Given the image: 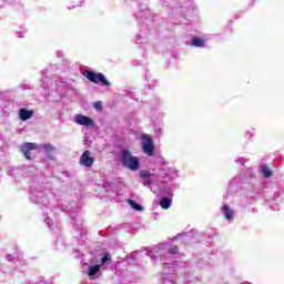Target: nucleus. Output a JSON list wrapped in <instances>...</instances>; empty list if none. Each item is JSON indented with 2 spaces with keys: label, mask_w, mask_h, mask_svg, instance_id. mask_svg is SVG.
Instances as JSON below:
<instances>
[{
  "label": "nucleus",
  "mask_w": 284,
  "mask_h": 284,
  "mask_svg": "<svg viewBox=\"0 0 284 284\" xmlns=\"http://www.w3.org/2000/svg\"><path fill=\"white\" fill-rule=\"evenodd\" d=\"M160 176L162 179H176V176H179V171H176V169L173 168H162Z\"/></svg>",
  "instance_id": "9d476101"
},
{
  "label": "nucleus",
  "mask_w": 284,
  "mask_h": 284,
  "mask_svg": "<svg viewBox=\"0 0 284 284\" xmlns=\"http://www.w3.org/2000/svg\"><path fill=\"white\" fill-rule=\"evenodd\" d=\"M18 39H23V33L22 32L18 33Z\"/></svg>",
  "instance_id": "c756f323"
},
{
  "label": "nucleus",
  "mask_w": 284,
  "mask_h": 284,
  "mask_svg": "<svg viewBox=\"0 0 284 284\" xmlns=\"http://www.w3.org/2000/svg\"><path fill=\"white\" fill-rule=\"evenodd\" d=\"M170 254H179V246L163 243L146 252V256H150L154 263L162 262V284H176L174 273L179 272V267H185V262H165Z\"/></svg>",
  "instance_id": "f257e3e1"
},
{
  "label": "nucleus",
  "mask_w": 284,
  "mask_h": 284,
  "mask_svg": "<svg viewBox=\"0 0 284 284\" xmlns=\"http://www.w3.org/2000/svg\"><path fill=\"white\" fill-rule=\"evenodd\" d=\"M43 150H45L47 154H52V152H54V146L52 144H44Z\"/></svg>",
  "instance_id": "aec40b11"
},
{
  "label": "nucleus",
  "mask_w": 284,
  "mask_h": 284,
  "mask_svg": "<svg viewBox=\"0 0 284 284\" xmlns=\"http://www.w3.org/2000/svg\"><path fill=\"white\" fill-rule=\"evenodd\" d=\"M73 121L77 125H84V128H92L94 125V120L83 114H75Z\"/></svg>",
  "instance_id": "423d86ee"
},
{
  "label": "nucleus",
  "mask_w": 284,
  "mask_h": 284,
  "mask_svg": "<svg viewBox=\"0 0 284 284\" xmlns=\"http://www.w3.org/2000/svg\"><path fill=\"white\" fill-rule=\"evenodd\" d=\"M141 40H143V36H139L135 38V43H138L139 45H141V43H143Z\"/></svg>",
  "instance_id": "4be33fe9"
},
{
  "label": "nucleus",
  "mask_w": 284,
  "mask_h": 284,
  "mask_svg": "<svg viewBox=\"0 0 284 284\" xmlns=\"http://www.w3.org/2000/svg\"><path fill=\"white\" fill-rule=\"evenodd\" d=\"M152 83L149 82V88H154V85H156V81L155 80H152Z\"/></svg>",
  "instance_id": "cd10ccee"
},
{
  "label": "nucleus",
  "mask_w": 284,
  "mask_h": 284,
  "mask_svg": "<svg viewBox=\"0 0 284 284\" xmlns=\"http://www.w3.org/2000/svg\"><path fill=\"white\" fill-rule=\"evenodd\" d=\"M221 212L226 221L229 223H232L234 221V216H236V211L230 207V204H224L221 209Z\"/></svg>",
  "instance_id": "6e6552de"
},
{
  "label": "nucleus",
  "mask_w": 284,
  "mask_h": 284,
  "mask_svg": "<svg viewBox=\"0 0 284 284\" xmlns=\"http://www.w3.org/2000/svg\"><path fill=\"white\" fill-rule=\"evenodd\" d=\"M94 108H95V110H101V108H103L102 105H101V102H95L94 103Z\"/></svg>",
  "instance_id": "b1692460"
},
{
  "label": "nucleus",
  "mask_w": 284,
  "mask_h": 284,
  "mask_svg": "<svg viewBox=\"0 0 284 284\" xmlns=\"http://www.w3.org/2000/svg\"><path fill=\"white\" fill-rule=\"evenodd\" d=\"M191 45L194 48H205V40L201 38H193L191 41Z\"/></svg>",
  "instance_id": "f3484780"
},
{
  "label": "nucleus",
  "mask_w": 284,
  "mask_h": 284,
  "mask_svg": "<svg viewBox=\"0 0 284 284\" xmlns=\"http://www.w3.org/2000/svg\"><path fill=\"white\" fill-rule=\"evenodd\" d=\"M50 214H52L51 210H48L47 212L43 213V216H47L44 219V223L49 226L52 227V220L50 219Z\"/></svg>",
  "instance_id": "6ab92c4d"
},
{
  "label": "nucleus",
  "mask_w": 284,
  "mask_h": 284,
  "mask_svg": "<svg viewBox=\"0 0 284 284\" xmlns=\"http://www.w3.org/2000/svg\"><path fill=\"white\" fill-rule=\"evenodd\" d=\"M80 165L84 168H92V165H94V156H92L90 150H85L80 156Z\"/></svg>",
  "instance_id": "0eeeda50"
},
{
  "label": "nucleus",
  "mask_w": 284,
  "mask_h": 284,
  "mask_svg": "<svg viewBox=\"0 0 284 284\" xmlns=\"http://www.w3.org/2000/svg\"><path fill=\"white\" fill-rule=\"evenodd\" d=\"M234 183H236V179H233V180L230 182V185H234Z\"/></svg>",
  "instance_id": "7c9ffc66"
},
{
  "label": "nucleus",
  "mask_w": 284,
  "mask_h": 284,
  "mask_svg": "<svg viewBox=\"0 0 284 284\" xmlns=\"http://www.w3.org/2000/svg\"><path fill=\"white\" fill-rule=\"evenodd\" d=\"M72 8H74V6L73 7H68L69 10H72Z\"/></svg>",
  "instance_id": "473e14b6"
},
{
  "label": "nucleus",
  "mask_w": 284,
  "mask_h": 284,
  "mask_svg": "<svg viewBox=\"0 0 284 284\" xmlns=\"http://www.w3.org/2000/svg\"><path fill=\"white\" fill-rule=\"evenodd\" d=\"M235 163H242V165H243V163H245V159L239 158L235 160Z\"/></svg>",
  "instance_id": "a878e982"
},
{
  "label": "nucleus",
  "mask_w": 284,
  "mask_h": 284,
  "mask_svg": "<svg viewBox=\"0 0 284 284\" xmlns=\"http://www.w3.org/2000/svg\"><path fill=\"white\" fill-rule=\"evenodd\" d=\"M152 176H154V174L150 173L148 170L140 171V179H142L145 187L152 185Z\"/></svg>",
  "instance_id": "f8f14e48"
},
{
  "label": "nucleus",
  "mask_w": 284,
  "mask_h": 284,
  "mask_svg": "<svg viewBox=\"0 0 284 284\" xmlns=\"http://www.w3.org/2000/svg\"><path fill=\"white\" fill-rule=\"evenodd\" d=\"M142 151L146 156H154V142L148 134L142 135Z\"/></svg>",
  "instance_id": "39448f33"
},
{
  "label": "nucleus",
  "mask_w": 284,
  "mask_h": 284,
  "mask_svg": "<svg viewBox=\"0 0 284 284\" xmlns=\"http://www.w3.org/2000/svg\"><path fill=\"white\" fill-rule=\"evenodd\" d=\"M128 203L132 210H135V212H143V206L134 200H128Z\"/></svg>",
  "instance_id": "a211bd4d"
},
{
  "label": "nucleus",
  "mask_w": 284,
  "mask_h": 284,
  "mask_svg": "<svg viewBox=\"0 0 284 284\" xmlns=\"http://www.w3.org/2000/svg\"><path fill=\"white\" fill-rule=\"evenodd\" d=\"M145 14H150V11H145Z\"/></svg>",
  "instance_id": "72a5a7b5"
},
{
  "label": "nucleus",
  "mask_w": 284,
  "mask_h": 284,
  "mask_svg": "<svg viewBox=\"0 0 284 284\" xmlns=\"http://www.w3.org/2000/svg\"><path fill=\"white\" fill-rule=\"evenodd\" d=\"M112 263V257H110V254L106 253L101 258L100 264L91 265L89 266L87 274L91 281H94V278H99L101 276V270H105L108 265Z\"/></svg>",
  "instance_id": "7ed1b4c3"
},
{
  "label": "nucleus",
  "mask_w": 284,
  "mask_h": 284,
  "mask_svg": "<svg viewBox=\"0 0 284 284\" xmlns=\"http://www.w3.org/2000/svg\"><path fill=\"white\" fill-rule=\"evenodd\" d=\"M6 260L10 262V261H14V257H12V255H7Z\"/></svg>",
  "instance_id": "c85d7f7f"
},
{
  "label": "nucleus",
  "mask_w": 284,
  "mask_h": 284,
  "mask_svg": "<svg viewBox=\"0 0 284 284\" xmlns=\"http://www.w3.org/2000/svg\"><path fill=\"white\" fill-rule=\"evenodd\" d=\"M55 57H58V59H63L64 57L63 51H57Z\"/></svg>",
  "instance_id": "5701e85b"
},
{
  "label": "nucleus",
  "mask_w": 284,
  "mask_h": 284,
  "mask_svg": "<svg viewBox=\"0 0 284 284\" xmlns=\"http://www.w3.org/2000/svg\"><path fill=\"white\" fill-rule=\"evenodd\" d=\"M120 163L126 170H131V172H136L141 168V159L136 155H132V152L128 149H123L120 151Z\"/></svg>",
  "instance_id": "f03ea898"
},
{
  "label": "nucleus",
  "mask_w": 284,
  "mask_h": 284,
  "mask_svg": "<svg viewBox=\"0 0 284 284\" xmlns=\"http://www.w3.org/2000/svg\"><path fill=\"white\" fill-rule=\"evenodd\" d=\"M45 74H48V71H42L41 81H43L42 88L45 90L44 94L48 97V94H50V87L45 85V81H50V79Z\"/></svg>",
  "instance_id": "2eb2a0df"
},
{
  "label": "nucleus",
  "mask_w": 284,
  "mask_h": 284,
  "mask_svg": "<svg viewBox=\"0 0 284 284\" xmlns=\"http://www.w3.org/2000/svg\"><path fill=\"white\" fill-rule=\"evenodd\" d=\"M78 223H74L75 230H81V226L83 225V221L77 220Z\"/></svg>",
  "instance_id": "412c9836"
},
{
  "label": "nucleus",
  "mask_w": 284,
  "mask_h": 284,
  "mask_svg": "<svg viewBox=\"0 0 284 284\" xmlns=\"http://www.w3.org/2000/svg\"><path fill=\"white\" fill-rule=\"evenodd\" d=\"M160 206L162 207V210H170V207H172V199L162 197L160 200Z\"/></svg>",
  "instance_id": "4468645a"
},
{
  "label": "nucleus",
  "mask_w": 284,
  "mask_h": 284,
  "mask_svg": "<svg viewBox=\"0 0 284 284\" xmlns=\"http://www.w3.org/2000/svg\"><path fill=\"white\" fill-rule=\"evenodd\" d=\"M30 201L32 203H36L37 205H42V207H48L45 205V197L43 196V192H37V193H31L30 195Z\"/></svg>",
  "instance_id": "9b49d317"
},
{
  "label": "nucleus",
  "mask_w": 284,
  "mask_h": 284,
  "mask_svg": "<svg viewBox=\"0 0 284 284\" xmlns=\"http://www.w3.org/2000/svg\"><path fill=\"white\" fill-rule=\"evenodd\" d=\"M253 133L251 131L245 132V139H252Z\"/></svg>",
  "instance_id": "393cba45"
},
{
  "label": "nucleus",
  "mask_w": 284,
  "mask_h": 284,
  "mask_svg": "<svg viewBox=\"0 0 284 284\" xmlns=\"http://www.w3.org/2000/svg\"><path fill=\"white\" fill-rule=\"evenodd\" d=\"M84 77L91 83H101V85H110V82L105 79V75L103 73H94V71L85 70L83 73Z\"/></svg>",
  "instance_id": "20e7f679"
},
{
  "label": "nucleus",
  "mask_w": 284,
  "mask_h": 284,
  "mask_svg": "<svg viewBox=\"0 0 284 284\" xmlns=\"http://www.w3.org/2000/svg\"><path fill=\"white\" fill-rule=\"evenodd\" d=\"M280 196H281V193L275 192V193L273 194L274 201H276V199H278Z\"/></svg>",
  "instance_id": "bb28decb"
},
{
  "label": "nucleus",
  "mask_w": 284,
  "mask_h": 284,
  "mask_svg": "<svg viewBox=\"0 0 284 284\" xmlns=\"http://www.w3.org/2000/svg\"><path fill=\"white\" fill-rule=\"evenodd\" d=\"M18 116H19L20 121H28V120L32 119V116H34V111L29 110L27 108H22L19 110Z\"/></svg>",
  "instance_id": "ddd939ff"
},
{
  "label": "nucleus",
  "mask_w": 284,
  "mask_h": 284,
  "mask_svg": "<svg viewBox=\"0 0 284 284\" xmlns=\"http://www.w3.org/2000/svg\"><path fill=\"white\" fill-rule=\"evenodd\" d=\"M260 172L263 174L264 179H270V176H272V170H270V166H267V164H263L260 168Z\"/></svg>",
  "instance_id": "dca6fc26"
},
{
  "label": "nucleus",
  "mask_w": 284,
  "mask_h": 284,
  "mask_svg": "<svg viewBox=\"0 0 284 284\" xmlns=\"http://www.w3.org/2000/svg\"><path fill=\"white\" fill-rule=\"evenodd\" d=\"M20 150H21L22 154H24L26 159H28V161H30L32 159V155L30 154V152H32V150H37V144L26 142L20 146Z\"/></svg>",
  "instance_id": "1a4fd4ad"
},
{
  "label": "nucleus",
  "mask_w": 284,
  "mask_h": 284,
  "mask_svg": "<svg viewBox=\"0 0 284 284\" xmlns=\"http://www.w3.org/2000/svg\"><path fill=\"white\" fill-rule=\"evenodd\" d=\"M270 207H271V210H273V211L278 210V209H277L276 206H274V205H271Z\"/></svg>",
  "instance_id": "2f4dec72"
}]
</instances>
